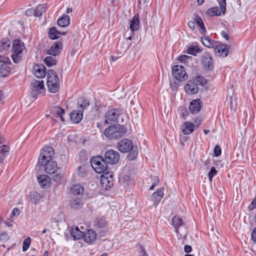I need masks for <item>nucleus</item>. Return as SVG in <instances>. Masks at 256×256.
Returning <instances> with one entry per match:
<instances>
[{"label": "nucleus", "mask_w": 256, "mask_h": 256, "mask_svg": "<svg viewBox=\"0 0 256 256\" xmlns=\"http://www.w3.org/2000/svg\"><path fill=\"white\" fill-rule=\"evenodd\" d=\"M118 148L122 152H130L127 158L130 160L136 158L138 154V149L136 146H134L131 140L126 138L121 140L118 144Z\"/></svg>", "instance_id": "nucleus-1"}, {"label": "nucleus", "mask_w": 256, "mask_h": 256, "mask_svg": "<svg viewBox=\"0 0 256 256\" xmlns=\"http://www.w3.org/2000/svg\"><path fill=\"white\" fill-rule=\"evenodd\" d=\"M127 132V129L120 124L112 125L106 129L104 134L106 138L112 140L124 136Z\"/></svg>", "instance_id": "nucleus-2"}, {"label": "nucleus", "mask_w": 256, "mask_h": 256, "mask_svg": "<svg viewBox=\"0 0 256 256\" xmlns=\"http://www.w3.org/2000/svg\"><path fill=\"white\" fill-rule=\"evenodd\" d=\"M47 86L52 93H56L59 90V78L53 70L50 69L47 72Z\"/></svg>", "instance_id": "nucleus-3"}, {"label": "nucleus", "mask_w": 256, "mask_h": 256, "mask_svg": "<svg viewBox=\"0 0 256 256\" xmlns=\"http://www.w3.org/2000/svg\"><path fill=\"white\" fill-rule=\"evenodd\" d=\"M91 165L97 173H103L106 171L108 165L104 158L101 156H93L91 160Z\"/></svg>", "instance_id": "nucleus-4"}, {"label": "nucleus", "mask_w": 256, "mask_h": 256, "mask_svg": "<svg viewBox=\"0 0 256 256\" xmlns=\"http://www.w3.org/2000/svg\"><path fill=\"white\" fill-rule=\"evenodd\" d=\"M23 46H22L20 41L18 40H14L12 58L14 63H18L22 60V54L23 50Z\"/></svg>", "instance_id": "nucleus-5"}, {"label": "nucleus", "mask_w": 256, "mask_h": 256, "mask_svg": "<svg viewBox=\"0 0 256 256\" xmlns=\"http://www.w3.org/2000/svg\"><path fill=\"white\" fill-rule=\"evenodd\" d=\"M54 155V150L52 146H46L41 151L38 158V164L40 166H44L46 161L49 160Z\"/></svg>", "instance_id": "nucleus-6"}, {"label": "nucleus", "mask_w": 256, "mask_h": 256, "mask_svg": "<svg viewBox=\"0 0 256 256\" xmlns=\"http://www.w3.org/2000/svg\"><path fill=\"white\" fill-rule=\"evenodd\" d=\"M10 63V60L8 57L0 56V78L6 77L10 74L11 69L8 64Z\"/></svg>", "instance_id": "nucleus-7"}, {"label": "nucleus", "mask_w": 256, "mask_h": 256, "mask_svg": "<svg viewBox=\"0 0 256 256\" xmlns=\"http://www.w3.org/2000/svg\"><path fill=\"white\" fill-rule=\"evenodd\" d=\"M172 74L174 77L180 82H182L186 80L188 76L184 68V67L180 65H176L172 67Z\"/></svg>", "instance_id": "nucleus-8"}, {"label": "nucleus", "mask_w": 256, "mask_h": 256, "mask_svg": "<svg viewBox=\"0 0 256 256\" xmlns=\"http://www.w3.org/2000/svg\"><path fill=\"white\" fill-rule=\"evenodd\" d=\"M32 89L31 95L34 98H36L38 94L44 90L43 80H34L30 83Z\"/></svg>", "instance_id": "nucleus-9"}, {"label": "nucleus", "mask_w": 256, "mask_h": 256, "mask_svg": "<svg viewBox=\"0 0 256 256\" xmlns=\"http://www.w3.org/2000/svg\"><path fill=\"white\" fill-rule=\"evenodd\" d=\"M104 159L107 164H114L119 161L120 154L116 151L110 150L105 152Z\"/></svg>", "instance_id": "nucleus-10"}, {"label": "nucleus", "mask_w": 256, "mask_h": 256, "mask_svg": "<svg viewBox=\"0 0 256 256\" xmlns=\"http://www.w3.org/2000/svg\"><path fill=\"white\" fill-rule=\"evenodd\" d=\"M201 63L203 68L207 71L211 70L214 68L212 57L210 53L204 52L202 56Z\"/></svg>", "instance_id": "nucleus-11"}, {"label": "nucleus", "mask_w": 256, "mask_h": 256, "mask_svg": "<svg viewBox=\"0 0 256 256\" xmlns=\"http://www.w3.org/2000/svg\"><path fill=\"white\" fill-rule=\"evenodd\" d=\"M119 115L120 112L116 108L108 110L105 114L104 124H112L116 122Z\"/></svg>", "instance_id": "nucleus-12"}, {"label": "nucleus", "mask_w": 256, "mask_h": 256, "mask_svg": "<svg viewBox=\"0 0 256 256\" xmlns=\"http://www.w3.org/2000/svg\"><path fill=\"white\" fill-rule=\"evenodd\" d=\"M44 166L46 172L50 174H54L58 168L56 162L51 159L46 161Z\"/></svg>", "instance_id": "nucleus-13"}, {"label": "nucleus", "mask_w": 256, "mask_h": 256, "mask_svg": "<svg viewBox=\"0 0 256 256\" xmlns=\"http://www.w3.org/2000/svg\"><path fill=\"white\" fill-rule=\"evenodd\" d=\"M113 176L109 172H106L104 175H102L101 178V183L102 186L104 187L106 189L110 188L113 186Z\"/></svg>", "instance_id": "nucleus-14"}, {"label": "nucleus", "mask_w": 256, "mask_h": 256, "mask_svg": "<svg viewBox=\"0 0 256 256\" xmlns=\"http://www.w3.org/2000/svg\"><path fill=\"white\" fill-rule=\"evenodd\" d=\"M96 234L92 230H88L84 232L82 239L84 241L89 244H93L96 240Z\"/></svg>", "instance_id": "nucleus-15"}, {"label": "nucleus", "mask_w": 256, "mask_h": 256, "mask_svg": "<svg viewBox=\"0 0 256 256\" xmlns=\"http://www.w3.org/2000/svg\"><path fill=\"white\" fill-rule=\"evenodd\" d=\"M33 72L37 78H42L46 74V70L43 64H36L33 67Z\"/></svg>", "instance_id": "nucleus-16"}, {"label": "nucleus", "mask_w": 256, "mask_h": 256, "mask_svg": "<svg viewBox=\"0 0 256 256\" xmlns=\"http://www.w3.org/2000/svg\"><path fill=\"white\" fill-rule=\"evenodd\" d=\"M186 92L189 94H197L198 90V84L194 81L189 80L184 86Z\"/></svg>", "instance_id": "nucleus-17"}, {"label": "nucleus", "mask_w": 256, "mask_h": 256, "mask_svg": "<svg viewBox=\"0 0 256 256\" xmlns=\"http://www.w3.org/2000/svg\"><path fill=\"white\" fill-rule=\"evenodd\" d=\"M202 102L200 99L192 100L189 106V110L192 114L198 113L202 108Z\"/></svg>", "instance_id": "nucleus-18"}, {"label": "nucleus", "mask_w": 256, "mask_h": 256, "mask_svg": "<svg viewBox=\"0 0 256 256\" xmlns=\"http://www.w3.org/2000/svg\"><path fill=\"white\" fill-rule=\"evenodd\" d=\"M38 180L42 188H47L51 185V178L46 174L40 175L38 177Z\"/></svg>", "instance_id": "nucleus-19"}, {"label": "nucleus", "mask_w": 256, "mask_h": 256, "mask_svg": "<svg viewBox=\"0 0 256 256\" xmlns=\"http://www.w3.org/2000/svg\"><path fill=\"white\" fill-rule=\"evenodd\" d=\"M62 44L60 42H55L48 50L47 54L56 56L58 55L62 49Z\"/></svg>", "instance_id": "nucleus-20"}, {"label": "nucleus", "mask_w": 256, "mask_h": 256, "mask_svg": "<svg viewBox=\"0 0 256 256\" xmlns=\"http://www.w3.org/2000/svg\"><path fill=\"white\" fill-rule=\"evenodd\" d=\"M164 188H160L155 192L152 196V200L154 202V205L157 206L163 197Z\"/></svg>", "instance_id": "nucleus-21"}, {"label": "nucleus", "mask_w": 256, "mask_h": 256, "mask_svg": "<svg viewBox=\"0 0 256 256\" xmlns=\"http://www.w3.org/2000/svg\"><path fill=\"white\" fill-rule=\"evenodd\" d=\"M50 114L52 116L56 118H60L62 122L64 121V119L63 117V114H64V110L62 108L56 106H54L51 108Z\"/></svg>", "instance_id": "nucleus-22"}, {"label": "nucleus", "mask_w": 256, "mask_h": 256, "mask_svg": "<svg viewBox=\"0 0 256 256\" xmlns=\"http://www.w3.org/2000/svg\"><path fill=\"white\" fill-rule=\"evenodd\" d=\"M66 32H60L56 30V28L54 26L49 29L48 36L52 40H56L60 37L61 35H66Z\"/></svg>", "instance_id": "nucleus-23"}, {"label": "nucleus", "mask_w": 256, "mask_h": 256, "mask_svg": "<svg viewBox=\"0 0 256 256\" xmlns=\"http://www.w3.org/2000/svg\"><path fill=\"white\" fill-rule=\"evenodd\" d=\"M140 21L139 18V14H135L130 21V28L132 31H136L140 28Z\"/></svg>", "instance_id": "nucleus-24"}, {"label": "nucleus", "mask_w": 256, "mask_h": 256, "mask_svg": "<svg viewBox=\"0 0 256 256\" xmlns=\"http://www.w3.org/2000/svg\"><path fill=\"white\" fill-rule=\"evenodd\" d=\"M90 106L89 100L84 98H79L77 102L78 110L82 112Z\"/></svg>", "instance_id": "nucleus-25"}, {"label": "nucleus", "mask_w": 256, "mask_h": 256, "mask_svg": "<svg viewBox=\"0 0 256 256\" xmlns=\"http://www.w3.org/2000/svg\"><path fill=\"white\" fill-rule=\"evenodd\" d=\"M82 112L78 110H74L70 114L72 120L74 123H78L82 118Z\"/></svg>", "instance_id": "nucleus-26"}, {"label": "nucleus", "mask_w": 256, "mask_h": 256, "mask_svg": "<svg viewBox=\"0 0 256 256\" xmlns=\"http://www.w3.org/2000/svg\"><path fill=\"white\" fill-rule=\"evenodd\" d=\"M194 125L192 122H186L182 126V132L184 134H189L193 131Z\"/></svg>", "instance_id": "nucleus-27"}, {"label": "nucleus", "mask_w": 256, "mask_h": 256, "mask_svg": "<svg viewBox=\"0 0 256 256\" xmlns=\"http://www.w3.org/2000/svg\"><path fill=\"white\" fill-rule=\"evenodd\" d=\"M10 148L6 145L0 146V163H2L5 158L8 155Z\"/></svg>", "instance_id": "nucleus-28"}, {"label": "nucleus", "mask_w": 256, "mask_h": 256, "mask_svg": "<svg viewBox=\"0 0 256 256\" xmlns=\"http://www.w3.org/2000/svg\"><path fill=\"white\" fill-rule=\"evenodd\" d=\"M84 192L83 186L80 184H74L70 188V192L75 196L82 195Z\"/></svg>", "instance_id": "nucleus-29"}, {"label": "nucleus", "mask_w": 256, "mask_h": 256, "mask_svg": "<svg viewBox=\"0 0 256 256\" xmlns=\"http://www.w3.org/2000/svg\"><path fill=\"white\" fill-rule=\"evenodd\" d=\"M172 224L176 230V232L179 234L178 228L184 225V222L180 217L174 216L172 220Z\"/></svg>", "instance_id": "nucleus-30"}, {"label": "nucleus", "mask_w": 256, "mask_h": 256, "mask_svg": "<svg viewBox=\"0 0 256 256\" xmlns=\"http://www.w3.org/2000/svg\"><path fill=\"white\" fill-rule=\"evenodd\" d=\"M58 24L60 27H66L70 24V18L66 15L64 14L58 20Z\"/></svg>", "instance_id": "nucleus-31"}, {"label": "nucleus", "mask_w": 256, "mask_h": 256, "mask_svg": "<svg viewBox=\"0 0 256 256\" xmlns=\"http://www.w3.org/2000/svg\"><path fill=\"white\" fill-rule=\"evenodd\" d=\"M70 234L75 240L83 238L84 232L80 230L78 226L72 228L70 230Z\"/></svg>", "instance_id": "nucleus-32"}, {"label": "nucleus", "mask_w": 256, "mask_h": 256, "mask_svg": "<svg viewBox=\"0 0 256 256\" xmlns=\"http://www.w3.org/2000/svg\"><path fill=\"white\" fill-rule=\"evenodd\" d=\"M214 50L216 54H218L223 57L226 56L229 53L228 48L225 47L224 45H220L217 46L214 48Z\"/></svg>", "instance_id": "nucleus-33"}, {"label": "nucleus", "mask_w": 256, "mask_h": 256, "mask_svg": "<svg viewBox=\"0 0 256 256\" xmlns=\"http://www.w3.org/2000/svg\"><path fill=\"white\" fill-rule=\"evenodd\" d=\"M47 9L46 4H39L34 10V16H40L42 13L44 12Z\"/></svg>", "instance_id": "nucleus-34"}, {"label": "nucleus", "mask_w": 256, "mask_h": 256, "mask_svg": "<svg viewBox=\"0 0 256 256\" xmlns=\"http://www.w3.org/2000/svg\"><path fill=\"white\" fill-rule=\"evenodd\" d=\"M94 226L98 228H103L106 225L107 222L104 217L97 218L94 221Z\"/></svg>", "instance_id": "nucleus-35"}, {"label": "nucleus", "mask_w": 256, "mask_h": 256, "mask_svg": "<svg viewBox=\"0 0 256 256\" xmlns=\"http://www.w3.org/2000/svg\"><path fill=\"white\" fill-rule=\"evenodd\" d=\"M10 46V42L7 38L2 39L0 41V52L8 50Z\"/></svg>", "instance_id": "nucleus-36"}, {"label": "nucleus", "mask_w": 256, "mask_h": 256, "mask_svg": "<svg viewBox=\"0 0 256 256\" xmlns=\"http://www.w3.org/2000/svg\"><path fill=\"white\" fill-rule=\"evenodd\" d=\"M221 12L222 10H220L219 8L216 6L208 9L206 13L210 16H220L221 15Z\"/></svg>", "instance_id": "nucleus-37"}, {"label": "nucleus", "mask_w": 256, "mask_h": 256, "mask_svg": "<svg viewBox=\"0 0 256 256\" xmlns=\"http://www.w3.org/2000/svg\"><path fill=\"white\" fill-rule=\"evenodd\" d=\"M44 62L46 64L48 67L54 66L57 63V60L56 58L52 56L46 57L44 60Z\"/></svg>", "instance_id": "nucleus-38"}, {"label": "nucleus", "mask_w": 256, "mask_h": 256, "mask_svg": "<svg viewBox=\"0 0 256 256\" xmlns=\"http://www.w3.org/2000/svg\"><path fill=\"white\" fill-rule=\"evenodd\" d=\"M201 52V50L196 45H192L189 46L187 50L188 54L194 56H196L197 53Z\"/></svg>", "instance_id": "nucleus-39"}, {"label": "nucleus", "mask_w": 256, "mask_h": 256, "mask_svg": "<svg viewBox=\"0 0 256 256\" xmlns=\"http://www.w3.org/2000/svg\"><path fill=\"white\" fill-rule=\"evenodd\" d=\"M70 206L73 209L78 210L82 208V202L80 200H74L70 202Z\"/></svg>", "instance_id": "nucleus-40"}, {"label": "nucleus", "mask_w": 256, "mask_h": 256, "mask_svg": "<svg viewBox=\"0 0 256 256\" xmlns=\"http://www.w3.org/2000/svg\"><path fill=\"white\" fill-rule=\"evenodd\" d=\"M201 41L202 44L208 48H211L214 47L212 42L208 37L202 36L201 38Z\"/></svg>", "instance_id": "nucleus-41"}, {"label": "nucleus", "mask_w": 256, "mask_h": 256, "mask_svg": "<svg viewBox=\"0 0 256 256\" xmlns=\"http://www.w3.org/2000/svg\"><path fill=\"white\" fill-rule=\"evenodd\" d=\"M30 244V237H28L23 242L22 244V250L26 252Z\"/></svg>", "instance_id": "nucleus-42"}, {"label": "nucleus", "mask_w": 256, "mask_h": 256, "mask_svg": "<svg viewBox=\"0 0 256 256\" xmlns=\"http://www.w3.org/2000/svg\"><path fill=\"white\" fill-rule=\"evenodd\" d=\"M218 173V171L216 170L214 166L211 168L210 171L208 174V179L210 181H212V179L214 176H215Z\"/></svg>", "instance_id": "nucleus-43"}, {"label": "nucleus", "mask_w": 256, "mask_h": 256, "mask_svg": "<svg viewBox=\"0 0 256 256\" xmlns=\"http://www.w3.org/2000/svg\"><path fill=\"white\" fill-rule=\"evenodd\" d=\"M195 80L202 86H204L206 84V79L201 76H196Z\"/></svg>", "instance_id": "nucleus-44"}, {"label": "nucleus", "mask_w": 256, "mask_h": 256, "mask_svg": "<svg viewBox=\"0 0 256 256\" xmlns=\"http://www.w3.org/2000/svg\"><path fill=\"white\" fill-rule=\"evenodd\" d=\"M222 12L224 14L226 12V0H218Z\"/></svg>", "instance_id": "nucleus-45"}, {"label": "nucleus", "mask_w": 256, "mask_h": 256, "mask_svg": "<svg viewBox=\"0 0 256 256\" xmlns=\"http://www.w3.org/2000/svg\"><path fill=\"white\" fill-rule=\"evenodd\" d=\"M221 154V148L218 145H216L214 150V156L216 157L218 156Z\"/></svg>", "instance_id": "nucleus-46"}, {"label": "nucleus", "mask_w": 256, "mask_h": 256, "mask_svg": "<svg viewBox=\"0 0 256 256\" xmlns=\"http://www.w3.org/2000/svg\"><path fill=\"white\" fill-rule=\"evenodd\" d=\"M192 57L186 55L180 56L178 57V60L182 62H186L189 59H191Z\"/></svg>", "instance_id": "nucleus-47"}, {"label": "nucleus", "mask_w": 256, "mask_h": 256, "mask_svg": "<svg viewBox=\"0 0 256 256\" xmlns=\"http://www.w3.org/2000/svg\"><path fill=\"white\" fill-rule=\"evenodd\" d=\"M62 177V174H56L52 176V180L56 182H60Z\"/></svg>", "instance_id": "nucleus-48"}, {"label": "nucleus", "mask_w": 256, "mask_h": 256, "mask_svg": "<svg viewBox=\"0 0 256 256\" xmlns=\"http://www.w3.org/2000/svg\"><path fill=\"white\" fill-rule=\"evenodd\" d=\"M154 182L152 183L151 186L150 188V190H153L154 188L159 183V178L158 176H154Z\"/></svg>", "instance_id": "nucleus-49"}, {"label": "nucleus", "mask_w": 256, "mask_h": 256, "mask_svg": "<svg viewBox=\"0 0 256 256\" xmlns=\"http://www.w3.org/2000/svg\"><path fill=\"white\" fill-rule=\"evenodd\" d=\"M8 239V236L6 232H2L0 234V242L6 240Z\"/></svg>", "instance_id": "nucleus-50"}, {"label": "nucleus", "mask_w": 256, "mask_h": 256, "mask_svg": "<svg viewBox=\"0 0 256 256\" xmlns=\"http://www.w3.org/2000/svg\"><path fill=\"white\" fill-rule=\"evenodd\" d=\"M256 208V198L253 200L251 204L248 206V208L250 210H254Z\"/></svg>", "instance_id": "nucleus-51"}, {"label": "nucleus", "mask_w": 256, "mask_h": 256, "mask_svg": "<svg viewBox=\"0 0 256 256\" xmlns=\"http://www.w3.org/2000/svg\"><path fill=\"white\" fill-rule=\"evenodd\" d=\"M194 20L196 22V23L199 26L201 24L203 23V22L202 20V19L201 18L198 16H196L194 18Z\"/></svg>", "instance_id": "nucleus-52"}, {"label": "nucleus", "mask_w": 256, "mask_h": 256, "mask_svg": "<svg viewBox=\"0 0 256 256\" xmlns=\"http://www.w3.org/2000/svg\"><path fill=\"white\" fill-rule=\"evenodd\" d=\"M25 14L27 16H32L33 14H34V10H33L32 8L28 9L26 11Z\"/></svg>", "instance_id": "nucleus-53"}, {"label": "nucleus", "mask_w": 256, "mask_h": 256, "mask_svg": "<svg viewBox=\"0 0 256 256\" xmlns=\"http://www.w3.org/2000/svg\"><path fill=\"white\" fill-rule=\"evenodd\" d=\"M140 248L141 250L140 252L142 256H148V254L146 252L145 250L142 245L140 246Z\"/></svg>", "instance_id": "nucleus-54"}, {"label": "nucleus", "mask_w": 256, "mask_h": 256, "mask_svg": "<svg viewBox=\"0 0 256 256\" xmlns=\"http://www.w3.org/2000/svg\"><path fill=\"white\" fill-rule=\"evenodd\" d=\"M184 250L186 253H189L192 250V248L190 246L186 245L184 246Z\"/></svg>", "instance_id": "nucleus-55"}, {"label": "nucleus", "mask_w": 256, "mask_h": 256, "mask_svg": "<svg viewBox=\"0 0 256 256\" xmlns=\"http://www.w3.org/2000/svg\"><path fill=\"white\" fill-rule=\"evenodd\" d=\"M188 25L190 28L192 30H194L195 28V23L193 21H189L188 23Z\"/></svg>", "instance_id": "nucleus-56"}, {"label": "nucleus", "mask_w": 256, "mask_h": 256, "mask_svg": "<svg viewBox=\"0 0 256 256\" xmlns=\"http://www.w3.org/2000/svg\"><path fill=\"white\" fill-rule=\"evenodd\" d=\"M252 239L253 241L256 242V228L252 233Z\"/></svg>", "instance_id": "nucleus-57"}, {"label": "nucleus", "mask_w": 256, "mask_h": 256, "mask_svg": "<svg viewBox=\"0 0 256 256\" xmlns=\"http://www.w3.org/2000/svg\"><path fill=\"white\" fill-rule=\"evenodd\" d=\"M20 214V210L18 208H14L11 214L12 216H15L16 214L18 215Z\"/></svg>", "instance_id": "nucleus-58"}, {"label": "nucleus", "mask_w": 256, "mask_h": 256, "mask_svg": "<svg viewBox=\"0 0 256 256\" xmlns=\"http://www.w3.org/2000/svg\"><path fill=\"white\" fill-rule=\"evenodd\" d=\"M221 35L224 38H225L226 40H228V38H229V36L228 35V34L226 33V32L225 31H222L221 32Z\"/></svg>", "instance_id": "nucleus-59"}, {"label": "nucleus", "mask_w": 256, "mask_h": 256, "mask_svg": "<svg viewBox=\"0 0 256 256\" xmlns=\"http://www.w3.org/2000/svg\"><path fill=\"white\" fill-rule=\"evenodd\" d=\"M199 26L201 29L202 32L205 33L206 32V28H205L204 22L202 24H201L200 25H199Z\"/></svg>", "instance_id": "nucleus-60"}, {"label": "nucleus", "mask_w": 256, "mask_h": 256, "mask_svg": "<svg viewBox=\"0 0 256 256\" xmlns=\"http://www.w3.org/2000/svg\"><path fill=\"white\" fill-rule=\"evenodd\" d=\"M197 1L199 5H202L204 2V0H197Z\"/></svg>", "instance_id": "nucleus-61"}, {"label": "nucleus", "mask_w": 256, "mask_h": 256, "mask_svg": "<svg viewBox=\"0 0 256 256\" xmlns=\"http://www.w3.org/2000/svg\"><path fill=\"white\" fill-rule=\"evenodd\" d=\"M72 10V8H68L67 10H66V12L67 13H70V12H71Z\"/></svg>", "instance_id": "nucleus-62"}, {"label": "nucleus", "mask_w": 256, "mask_h": 256, "mask_svg": "<svg viewBox=\"0 0 256 256\" xmlns=\"http://www.w3.org/2000/svg\"><path fill=\"white\" fill-rule=\"evenodd\" d=\"M2 98H3V94L1 91H0V101L1 100H2Z\"/></svg>", "instance_id": "nucleus-63"}, {"label": "nucleus", "mask_w": 256, "mask_h": 256, "mask_svg": "<svg viewBox=\"0 0 256 256\" xmlns=\"http://www.w3.org/2000/svg\"><path fill=\"white\" fill-rule=\"evenodd\" d=\"M43 256H48V251H46L44 254H43Z\"/></svg>", "instance_id": "nucleus-64"}]
</instances>
